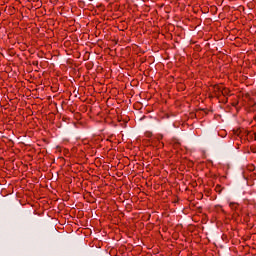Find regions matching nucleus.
I'll use <instances>...</instances> for the list:
<instances>
[{
    "label": "nucleus",
    "mask_w": 256,
    "mask_h": 256,
    "mask_svg": "<svg viewBox=\"0 0 256 256\" xmlns=\"http://www.w3.org/2000/svg\"><path fill=\"white\" fill-rule=\"evenodd\" d=\"M230 209H232V211H237V209L239 208V204L235 203V202H231L229 204Z\"/></svg>",
    "instance_id": "nucleus-1"
},
{
    "label": "nucleus",
    "mask_w": 256,
    "mask_h": 256,
    "mask_svg": "<svg viewBox=\"0 0 256 256\" xmlns=\"http://www.w3.org/2000/svg\"><path fill=\"white\" fill-rule=\"evenodd\" d=\"M222 94H223V95L227 94V89H224V90L222 91Z\"/></svg>",
    "instance_id": "nucleus-2"
},
{
    "label": "nucleus",
    "mask_w": 256,
    "mask_h": 256,
    "mask_svg": "<svg viewBox=\"0 0 256 256\" xmlns=\"http://www.w3.org/2000/svg\"><path fill=\"white\" fill-rule=\"evenodd\" d=\"M219 189H221V186H220V185H217V186H216V191H219Z\"/></svg>",
    "instance_id": "nucleus-3"
}]
</instances>
